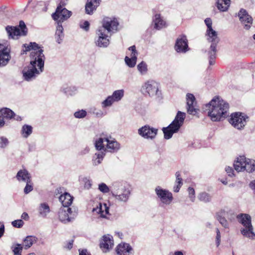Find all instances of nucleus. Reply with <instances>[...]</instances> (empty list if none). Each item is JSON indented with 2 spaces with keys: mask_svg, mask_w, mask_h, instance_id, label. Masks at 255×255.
<instances>
[{
  "mask_svg": "<svg viewBox=\"0 0 255 255\" xmlns=\"http://www.w3.org/2000/svg\"><path fill=\"white\" fill-rule=\"evenodd\" d=\"M25 51H30V63L23 69L22 73L25 80L31 81L43 71L45 56L43 50L35 42L30 43Z\"/></svg>",
  "mask_w": 255,
  "mask_h": 255,
  "instance_id": "1",
  "label": "nucleus"
},
{
  "mask_svg": "<svg viewBox=\"0 0 255 255\" xmlns=\"http://www.w3.org/2000/svg\"><path fill=\"white\" fill-rule=\"evenodd\" d=\"M206 107L208 115L213 122L219 121L228 116L229 105L219 97H214Z\"/></svg>",
  "mask_w": 255,
  "mask_h": 255,
  "instance_id": "2",
  "label": "nucleus"
},
{
  "mask_svg": "<svg viewBox=\"0 0 255 255\" xmlns=\"http://www.w3.org/2000/svg\"><path fill=\"white\" fill-rule=\"evenodd\" d=\"M186 117V114L178 111L172 122L166 128H163L164 137L166 139L171 138L174 133L177 132L182 126Z\"/></svg>",
  "mask_w": 255,
  "mask_h": 255,
  "instance_id": "3",
  "label": "nucleus"
},
{
  "mask_svg": "<svg viewBox=\"0 0 255 255\" xmlns=\"http://www.w3.org/2000/svg\"><path fill=\"white\" fill-rule=\"evenodd\" d=\"M207 40L211 43L210 47L206 50L207 55L209 59V64L213 65L215 63L214 59L216 57L217 45L219 42L217 32L214 29L206 31Z\"/></svg>",
  "mask_w": 255,
  "mask_h": 255,
  "instance_id": "4",
  "label": "nucleus"
},
{
  "mask_svg": "<svg viewBox=\"0 0 255 255\" xmlns=\"http://www.w3.org/2000/svg\"><path fill=\"white\" fill-rule=\"evenodd\" d=\"M237 218L239 222L244 227L240 230L242 235L251 240H255V234L253 231L251 217L249 214H240L237 215Z\"/></svg>",
  "mask_w": 255,
  "mask_h": 255,
  "instance_id": "5",
  "label": "nucleus"
},
{
  "mask_svg": "<svg viewBox=\"0 0 255 255\" xmlns=\"http://www.w3.org/2000/svg\"><path fill=\"white\" fill-rule=\"evenodd\" d=\"M234 166L238 172L246 171L252 173L255 171V160L247 158L245 156H240L235 161Z\"/></svg>",
  "mask_w": 255,
  "mask_h": 255,
  "instance_id": "6",
  "label": "nucleus"
},
{
  "mask_svg": "<svg viewBox=\"0 0 255 255\" xmlns=\"http://www.w3.org/2000/svg\"><path fill=\"white\" fill-rule=\"evenodd\" d=\"M111 193L116 201L124 203L128 201L131 194L130 190L128 188L118 183L113 185Z\"/></svg>",
  "mask_w": 255,
  "mask_h": 255,
  "instance_id": "7",
  "label": "nucleus"
},
{
  "mask_svg": "<svg viewBox=\"0 0 255 255\" xmlns=\"http://www.w3.org/2000/svg\"><path fill=\"white\" fill-rule=\"evenodd\" d=\"M229 121L234 128L242 130L249 121V117L244 113L235 112L231 115Z\"/></svg>",
  "mask_w": 255,
  "mask_h": 255,
  "instance_id": "8",
  "label": "nucleus"
},
{
  "mask_svg": "<svg viewBox=\"0 0 255 255\" xmlns=\"http://www.w3.org/2000/svg\"><path fill=\"white\" fill-rule=\"evenodd\" d=\"M77 215V209L75 207H61L58 212L59 220L66 224L72 222Z\"/></svg>",
  "mask_w": 255,
  "mask_h": 255,
  "instance_id": "9",
  "label": "nucleus"
},
{
  "mask_svg": "<svg viewBox=\"0 0 255 255\" xmlns=\"http://www.w3.org/2000/svg\"><path fill=\"white\" fill-rule=\"evenodd\" d=\"M111 36V35L98 27L94 39L95 45L100 48H107L110 43Z\"/></svg>",
  "mask_w": 255,
  "mask_h": 255,
  "instance_id": "10",
  "label": "nucleus"
},
{
  "mask_svg": "<svg viewBox=\"0 0 255 255\" xmlns=\"http://www.w3.org/2000/svg\"><path fill=\"white\" fill-rule=\"evenodd\" d=\"M142 92L150 97H159L160 92L159 90V84L154 80H148L145 82L141 88Z\"/></svg>",
  "mask_w": 255,
  "mask_h": 255,
  "instance_id": "11",
  "label": "nucleus"
},
{
  "mask_svg": "<svg viewBox=\"0 0 255 255\" xmlns=\"http://www.w3.org/2000/svg\"><path fill=\"white\" fill-rule=\"evenodd\" d=\"M9 37L17 39L19 36L26 35L27 30L25 23L20 21L18 26H7L5 28Z\"/></svg>",
  "mask_w": 255,
  "mask_h": 255,
  "instance_id": "12",
  "label": "nucleus"
},
{
  "mask_svg": "<svg viewBox=\"0 0 255 255\" xmlns=\"http://www.w3.org/2000/svg\"><path fill=\"white\" fill-rule=\"evenodd\" d=\"M119 25V22L116 18L106 17L103 18L102 26L99 27L112 35L118 30Z\"/></svg>",
  "mask_w": 255,
  "mask_h": 255,
  "instance_id": "13",
  "label": "nucleus"
},
{
  "mask_svg": "<svg viewBox=\"0 0 255 255\" xmlns=\"http://www.w3.org/2000/svg\"><path fill=\"white\" fill-rule=\"evenodd\" d=\"M124 96L123 89L115 91L112 95L109 96L101 103L102 108L111 107L115 102L120 101Z\"/></svg>",
  "mask_w": 255,
  "mask_h": 255,
  "instance_id": "14",
  "label": "nucleus"
},
{
  "mask_svg": "<svg viewBox=\"0 0 255 255\" xmlns=\"http://www.w3.org/2000/svg\"><path fill=\"white\" fill-rule=\"evenodd\" d=\"M227 217L229 220L232 221L234 218V215L232 211L228 209H224L216 214V219L221 225L226 229L229 228V223L226 219Z\"/></svg>",
  "mask_w": 255,
  "mask_h": 255,
  "instance_id": "15",
  "label": "nucleus"
},
{
  "mask_svg": "<svg viewBox=\"0 0 255 255\" xmlns=\"http://www.w3.org/2000/svg\"><path fill=\"white\" fill-rule=\"evenodd\" d=\"M72 15V12L65 8L59 6L52 16L57 22V24H62V23L67 20Z\"/></svg>",
  "mask_w": 255,
  "mask_h": 255,
  "instance_id": "16",
  "label": "nucleus"
},
{
  "mask_svg": "<svg viewBox=\"0 0 255 255\" xmlns=\"http://www.w3.org/2000/svg\"><path fill=\"white\" fill-rule=\"evenodd\" d=\"M158 132V129L145 125L138 129V134L146 139L153 140L155 138Z\"/></svg>",
  "mask_w": 255,
  "mask_h": 255,
  "instance_id": "17",
  "label": "nucleus"
},
{
  "mask_svg": "<svg viewBox=\"0 0 255 255\" xmlns=\"http://www.w3.org/2000/svg\"><path fill=\"white\" fill-rule=\"evenodd\" d=\"M155 191L162 204L169 205L171 203L173 198L172 194L168 190L157 186L156 187Z\"/></svg>",
  "mask_w": 255,
  "mask_h": 255,
  "instance_id": "18",
  "label": "nucleus"
},
{
  "mask_svg": "<svg viewBox=\"0 0 255 255\" xmlns=\"http://www.w3.org/2000/svg\"><path fill=\"white\" fill-rule=\"evenodd\" d=\"M174 48L178 53H185L189 50L188 40L185 35H181L177 38Z\"/></svg>",
  "mask_w": 255,
  "mask_h": 255,
  "instance_id": "19",
  "label": "nucleus"
},
{
  "mask_svg": "<svg viewBox=\"0 0 255 255\" xmlns=\"http://www.w3.org/2000/svg\"><path fill=\"white\" fill-rule=\"evenodd\" d=\"M238 16L242 24L244 25V28L246 30H249L253 23V18L252 16L244 9L240 10Z\"/></svg>",
  "mask_w": 255,
  "mask_h": 255,
  "instance_id": "20",
  "label": "nucleus"
},
{
  "mask_svg": "<svg viewBox=\"0 0 255 255\" xmlns=\"http://www.w3.org/2000/svg\"><path fill=\"white\" fill-rule=\"evenodd\" d=\"M100 248L105 253H106L114 246V240L112 236L108 234L103 236L101 242Z\"/></svg>",
  "mask_w": 255,
  "mask_h": 255,
  "instance_id": "21",
  "label": "nucleus"
},
{
  "mask_svg": "<svg viewBox=\"0 0 255 255\" xmlns=\"http://www.w3.org/2000/svg\"><path fill=\"white\" fill-rule=\"evenodd\" d=\"M10 50L2 44H0V66H5L10 59Z\"/></svg>",
  "mask_w": 255,
  "mask_h": 255,
  "instance_id": "22",
  "label": "nucleus"
},
{
  "mask_svg": "<svg viewBox=\"0 0 255 255\" xmlns=\"http://www.w3.org/2000/svg\"><path fill=\"white\" fill-rule=\"evenodd\" d=\"M186 101L187 106V112L189 114L195 115L197 113V109L195 108V98L192 94L186 95Z\"/></svg>",
  "mask_w": 255,
  "mask_h": 255,
  "instance_id": "23",
  "label": "nucleus"
},
{
  "mask_svg": "<svg viewBox=\"0 0 255 255\" xmlns=\"http://www.w3.org/2000/svg\"><path fill=\"white\" fill-rule=\"evenodd\" d=\"M120 144L114 138L107 137L106 151L114 153L117 152L120 148Z\"/></svg>",
  "mask_w": 255,
  "mask_h": 255,
  "instance_id": "24",
  "label": "nucleus"
},
{
  "mask_svg": "<svg viewBox=\"0 0 255 255\" xmlns=\"http://www.w3.org/2000/svg\"><path fill=\"white\" fill-rule=\"evenodd\" d=\"M12 115L13 111L8 108H4L0 110V128L6 125V120Z\"/></svg>",
  "mask_w": 255,
  "mask_h": 255,
  "instance_id": "25",
  "label": "nucleus"
},
{
  "mask_svg": "<svg viewBox=\"0 0 255 255\" xmlns=\"http://www.w3.org/2000/svg\"><path fill=\"white\" fill-rule=\"evenodd\" d=\"M101 0H87L85 5V12L92 15L100 4Z\"/></svg>",
  "mask_w": 255,
  "mask_h": 255,
  "instance_id": "26",
  "label": "nucleus"
},
{
  "mask_svg": "<svg viewBox=\"0 0 255 255\" xmlns=\"http://www.w3.org/2000/svg\"><path fill=\"white\" fill-rule=\"evenodd\" d=\"M154 28L160 30L167 26L165 19L160 14H156L153 19Z\"/></svg>",
  "mask_w": 255,
  "mask_h": 255,
  "instance_id": "27",
  "label": "nucleus"
},
{
  "mask_svg": "<svg viewBox=\"0 0 255 255\" xmlns=\"http://www.w3.org/2000/svg\"><path fill=\"white\" fill-rule=\"evenodd\" d=\"M132 248L129 244H120L117 247V253L118 255H133Z\"/></svg>",
  "mask_w": 255,
  "mask_h": 255,
  "instance_id": "28",
  "label": "nucleus"
},
{
  "mask_svg": "<svg viewBox=\"0 0 255 255\" xmlns=\"http://www.w3.org/2000/svg\"><path fill=\"white\" fill-rule=\"evenodd\" d=\"M59 200L63 207H70L72 203L73 197L69 193L65 192L60 196Z\"/></svg>",
  "mask_w": 255,
  "mask_h": 255,
  "instance_id": "29",
  "label": "nucleus"
},
{
  "mask_svg": "<svg viewBox=\"0 0 255 255\" xmlns=\"http://www.w3.org/2000/svg\"><path fill=\"white\" fill-rule=\"evenodd\" d=\"M16 178L19 182H26L31 180L30 173L25 169L19 170L16 174Z\"/></svg>",
  "mask_w": 255,
  "mask_h": 255,
  "instance_id": "30",
  "label": "nucleus"
},
{
  "mask_svg": "<svg viewBox=\"0 0 255 255\" xmlns=\"http://www.w3.org/2000/svg\"><path fill=\"white\" fill-rule=\"evenodd\" d=\"M93 212H96L100 215V217L106 218V215L109 214V208L106 204H99V206L96 208H93Z\"/></svg>",
  "mask_w": 255,
  "mask_h": 255,
  "instance_id": "31",
  "label": "nucleus"
},
{
  "mask_svg": "<svg viewBox=\"0 0 255 255\" xmlns=\"http://www.w3.org/2000/svg\"><path fill=\"white\" fill-rule=\"evenodd\" d=\"M107 137H100L95 142V146L97 150L106 152Z\"/></svg>",
  "mask_w": 255,
  "mask_h": 255,
  "instance_id": "32",
  "label": "nucleus"
},
{
  "mask_svg": "<svg viewBox=\"0 0 255 255\" xmlns=\"http://www.w3.org/2000/svg\"><path fill=\"white\" fill-rule=\"evenodd\" d=\"M61 91L67 96H73L76 94L77 89L75 86H64L61 88Z\"/></svg>",
  "mask_w": 255,
  "mask_h": 255,
  "instance_id": "33",
  "label": "nucleus"
},
{
  "mask_svg": "<svg viewBox=\"0 0 255 255\" xmlns=\"http://www.w3.org/2000/svg\"><path fill=\"white\" fill-rule=\"evenodd\" d=\"M230 5V0H217V6L221 11H227Z\"/></svg>",
  "mask_w": 255,
  "mask_h": 255,
  "instance_id": "34",
  "label": "nucleus"
},
{
  "mask_svg": "<svg viewBox=\"0 0 255 255\" xmlns=\"http://www.w3.org/2000/svg\"><path fill=\"white\" fill-rule=\"evenodd\" d=\"M105 156V152L104 151H100L95 153L92 159L93 165L97 166L101 164Z\"/></svg>",
  "mask_w": 255,
  "mask_h": 255,
  "instance_id": "35",
  "label": "nucleus"
},
{
  "mask_svg": "<svg viewBox=\"0 0 255 255\" xmlns=\"http://www.w3.org/2000/svg\"><path fill=\"white\" fill-rule=\"evenodd\" d=\"M55 36L56 42L59 44L61 43L64 38L63 28L62 24H57Z\"/></svg>",
  "mask_w": 255,
  "mask_h": 255,
  "instance_id": "36",
  "label": "nucleus"
},
{
  "mask_svg": "<svg viewBox=\"0 0 255 255\" xmlns=\"http://www.w3.org/2000/svg\"><path fill=\"white\" fill-rule=\"evenodd\" d=\"M37 239L35 236H27L23 241V247L25 249H27L31 247L34 243L37 242Z\"/></svg>",
  "mask_w": 255,
  "mask_h": 255,
  "instance_id": "37",
  "label": "nucleus"
},
{
  "mask_svg": "<svg viewBox=\"0 0 255 255\" xmlns=\"http://www.w3.org/2000/svg\"><path fill=\"white\" fill-rule=\"evenodd\" d=\"M32 132V127L31 126L24 125L21 130V134L23 137L27 138Z\"/></svg>",
  "mask_w": 255,
  "mask_h": 255,
  "instance_id": "38",
  "label": "nucleus"
},
{
  "mask_svg": "<svg viewBox=\"0 0 255 255\" xmlns=\"http://www.w3.org/2000/svg\"><path fill=\"white\" fill-rule=\"evenodd\" d=\"M137 68L138 71L141 75H145L147 73V65L144 61H142L140 63H139L137 66Z\"/></svg>",
  "mask_w": 255,
  "mask_h": 255,
  "instance_id": "39",
  "label": "nucleus"
},
{
  "mask_svg": "<svg viewBox=\"0 0 255 255\" xmlns=\"http://www.w3.org/2000/svg\"><path fill=\"white\" fill-rule=\"evenodd\" d=\"M39 211L41 215L43 217H46L50 212V208L48 205L46 203H41L39 207Z\"/></svg>",
  "mask_w": 255,
  "mask_h": 255,
  "instance_id": "40",
  "label": "nucleus"
},
{
  "mask_svg": "<svg viewBox=\"0 0 255 255\" xmlns=\"http://www.w3.org/2000/svg\"><path fill=\"white\" fill-rule=\"evenodd\" d=\"M198 198L199 200L204 202H208L211 200V195L209 193L205 192L200 193L198 196Z\"/></svg>",
  "mask_w": 255,
  "mask_h": 255,
  "instance_id": "41",
  "label": "nucleus"
},
{
  "mask_svg": "<svg viewBox=\"0 0 255 255\" xmlns=\"http://www.w3.org/2000/svg\"><path fill=\"white\" fill-rule=\"evenodd\" d=\"M9 144V141L8 139L4 136H0V148L5 149L7 148Z\"/></svg>",
  "mask_w": 255,
  "mask_h": 255,
  "instance_id": "42",
  "label": "nucleus"
},
{
  "mask_svg": "<svg viewBox=\"0 0 255 255\" xmlns=\"http://www.w3.org/2000/svg\"><path fill=\"white\" fill-rule=\"evenodd\" d=\"M125 61L126 64L130 68L134 67L136 64V60L126 56Z\"/></svg>",
  "mask_w": 255,
  "mask_h": 255,
  "instance_id": "43",
  "label": "nucleus"
},
{
  "mask_svg": "<svg viewBox=\"0 0 255 255\" xmlns=\"http://www.w3.org/2000/svg\"><path fill=\"white\" fill-rule=\"evenodd\" d=\"M26 183L25 187L24 188V192L27 194L33 190V184L32 180H28L25 182Z\"/></svg>",
  "mask_w": 255,
  "mask_h": 255,
  "instance_id": "44",
  "label": "nucleus"
},
{
  "mask_svg": "<svg viewBox=\"0 0 255 255\" xmlns=\"http://www.w3.org/2000/svg\"><path fill=\"white\" fill-rule=\"evenodd\" d=\"M87 112L85 110H81L75 112L74 116L76 118L82 119L85 118L87 116Z\"/></svg>",
  "mask_w": 255,
  "mask_h": 255,
  "instance_id": "45",
  "label": "nucleus"
},
{
  "mask_svg": "<svg viewBox=\"0 0 255 255\" xmlns=\"http://www.w3.org/2000/svg\"><path fill=\"white\" fill-rule=\"evenodd\" d=\"M128 50L131 51L130 54V58L137 60V52L136 50L135 46L134 45L131 46L128 48Z\"/></svg>",
  "mask_w": 255,
  "mask_h": 255,
  "instance_id": "46",
  "label": "nucleus"
},
{
  "mask_svg": "<svg viewBox=\"0 0 255 255\" xmlns=\"http://www.w3.org/2000/svg\"><path fill=\"white\" fill-rule=\"evenodd\" d=\"M23 247L20 244H16V246L13 247L12 249V251L14 253V255H21V253L22 251Z\"/></svg>",
  "mask_w": 255,
  "mask_h": 255,
  "instance_id": "47",
  "label": "nucleus"
},
{
  "mask_svg": "<svg viewBox=\"0 0 255 255\" xmlns=\"http://www.w3.org/2000/svg\"><path fill=\"white\" fill-rule=\"evenodd\" d=\"M99 190L103 193H107L110 191L108 186L104 183H102L99 185Z\"/></svg>",
  "mask_w": 255,
  "mask_h": 255,
  "instance_id": "48",
  "label": "nucleus"
},
{
  "mask_svg": "<svg viewBox=\"0 0 255 255\" xmlns=\"http://www.w3.org/2000/svg\"><path fill=\"white\" fill-rule=\"evenodd\" d=\"M91 112L93 114L99 118L102 117L104 116V114L101 110L97 109L95 108L91 109Z\"/></svg>",
  "mask_w": 255,
  "mask_h": 255,
  "instance_id": "49",
  "label": "nucleus"
},
{
  "mask_svg": "<svg viewBox=\"0 0 255 255\" xmlns=\"http://www.w3.org/2000/svg\"><path fill=\"white\" fill-rule=\"evenodd\" d=\"M188 191L189 193V198H190V201H191L192 202H194L195 199V193L194 188L189 187L188 189Z\"/></svg>",
  "mask_w": 255,
  "mask_h": 255,
  "instance_id": "50",
  "label": "nucleus"
},
{
  "mask_svg": "<svg viewBox=\"0 0 255 255\" xmlns=\"http://www.w3.org/2000/svg\"><path fill=\"white\" fill-rule=\"evenodd\" d=\"M82 181L84 183V187L86 189H90L92 186V181L91 180L87 177H84L82 178Z\"/></svg>",
  "mask_w": 255,
  "mask_h": 255,
  "instance_id": "51",
  "label": "nucleus"
},
{
  "mask_svg": "<svg viewBox=\"0 0 255 255\" xmlns=\"http://www.w3.org/2000/svg\"><path fill=\"white\" fill-rule=\"evenodd\" d=\"M11 224L14 227L20 228L23 226L24 222L22 220L19 219L12 221Z\"/></svg>",
  "mask_w": 255,
  "mask_h": 255,
  "instance_id": "52",
  "label": "nucleus"
},
{
  "mask_svg": "<svg viewBox=\"0 0 255 255\" xmlns=\"http://www.w3.org/2000/svg\"><path fill=\"white\" fill-rule=\"evenodd\" d=\"M80 27L82 29H84L86 31H88L89 30L90 23L88 21H84L80 23Z\"/></svg>",
  "mask_w": 255,
  "mask_h": 255,
  "instance_id": "53",
  "label": "nucleus"
},
{
  "mask_svg": "<svg viewBox=\"0 0 255 255\" xmlns=\"http://www.w3.org/2000/svg\"><path fill=\"white\" fill-rule=\"evenodd\" d=\"M175 177H176V180H175V183H178V185L179 186H182L183 182H182V179L181 177L180 173L179 171H177L175 173Z\"/></svg>",
  "mask_w": 255,
  "mask_h": 255,
  "instance_id": "54",
  "label": "nucleus"
},
{
  "mask_svg": "<svg viewBox=\"0 0 255 255\" xmlns=\"http://www.w3.org/2000/svg\"><path fill=\"white\" fill-rule=\"evenodd\" d=\"M216 242L217 244V246L218 247L220 244L221 242V233L218 228L216 229Z\"/></svg>",
  "mask_w": 255,
  "mask_h": 255,
  "instance_id": "55",
  "label": "nucleus"
},
{
  "mask_svg": "<svg viewBox=\"0 0 255 255\" xmlns=\"http://www.w3.org/2000/svg\"><path fill=\"white\" fill-rule=\"evenodd\" d=\"M225 171L229 176L233 177L235 175L234 169L230 166H226L225 167Z\"/></svg>",
  "mask_w": 255,
  "mask_h": 255,
  "instance_id": "56",
  "label": "nucleus"
},
{
  "mask_svg": "<svg viewBox=\"0 0 255 255\" xmlns=\"http://www.w3.org/2000/svg\"><path fill=\"white\" fill-rule=\"evenodd\" d=\"M205 23L207 26V30H210L213 29L212 27V22L210 18H207L205 19Z\"/></svg>",
  "mask_w": 255,
  "mask_h": 255,
  "instance_id": "57",
  "label": "nucleus"
},
{
  "mask_svg": "<svg viewBox=\"0 0 255 255\" xmlns=\"http://www.w3.org/2000/svg\"><path fill=\"white\" fill-rule=\"evenodd\" d=\"M74 241L73 240H70L68 241L67 244L65 245V248L68 249V250H70L73 247V244Z\"/></svg>",
  "mask_w": 255,
  "mask_h": 255,
  "instance_id": "58",
  "label": "nucleus"
},
{
  "mask_svg": "<svg viewBox=\"0 0 255 255\" xmlns=\"http://www.w3.org/2000/svg\"><path fill=\"white\" fill-rule=\"evenodd\" d=\"M11 119H14V120L19 121H21L22 119H21V118L19 116L16 115L14 114V113L13 112V115H12V116L11 118H9L7 119V120H11Z\"/></svg>",
  "mask_w": 255,
  "mask_h": 255,
  "instance_id": "59",
  "label": "nucleus"
},
{
  "mask_svg": "<svg viewBox=\"0 0 255 255\" xmlns=\"http://www.w3.org/2000/svg\"><path fill=\"white\" fill-rule=\"evenodd\" d=\"M249 187L254 191V193H255V180H252L249 184Z\"/></svg>",
  "mask_w": 255,
  "mask_h": 255,
  "instance_id": "60",
  "label": "nucleus"
},
{
  "mask_svg": "<svg viewBox=\"0 0 255 255\" xmlns=\"http://www.w3.org/2000/svg\"><path fill=\"white\" fill-rule=\"evenodd\" d=\"M182 186H179L178 185V183H175V182L174 183V185L173 186V191L175 192H179L180 188Z\"/></svg>",
  "mask_w": 255,
  "mask_h": 255,
  "instance_id": "61",
  "label": "nucleus"
},
{
  "mask_svg": "<svg viewBox=\"0 0 255 255\" xmlns=\"http://www.w3.org/2000/svg\"><path fill=\"white\" fill-rule=\"evenodd\" d=\"M79 255H91L86 250H79Z\"/></svg>",
  "mask_w": 255,
  "mask_h": 255,
  "instance_id": "62",
  "label": "nucleus"
},
{
  "mask_svg": "<svg viewBox=\"0 0 255 255\" xmlns=\"http://www.w3.org/2000/svg\"><path fill=\"white\" fill-rule=\"evenodd\" d=\"M21 217L22 219H24L25 220H27L29 219V216L26 212L23 213L21 215Z\"/></svg>",
  "mask_w": 255,
  "mask_h": 255,
  "instance_id": "63",
  "label": "nucleus"
},
{
  "mask_svg": "<svg viewBox=\"0 0 255 255\" xmlns=\"http://www.w3.org/2000/svg\"><path fill=\"white\" fill-rule=\"evenodd\" d=\"M4 233V226L2 225L0 227V238L2 236Z\"/></svg>",
  "mask_w": 255,
  "mask_h": 255,
  "instance_id": "64",
  "label": "nucleus"
}]
</instances>
